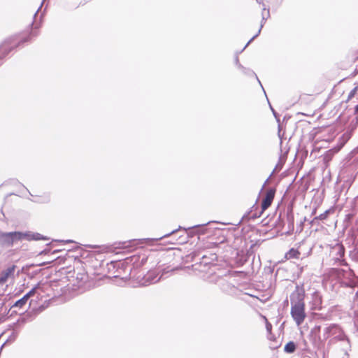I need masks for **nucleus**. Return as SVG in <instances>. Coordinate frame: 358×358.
Wrapping results in <instances>:
<instances>
[{
	"label": "nucleus",
	"mask_w": 358,
	"mask_h": 358,
	"mask_svg": "<svg viewBox=\"0 0 358 358\" xmlns=\"http://www.w3.org/2000/svg\"><path fill=\"white\" fill-rule=\"evenodd\" d=\"M178 230V229H174V230H173L172 231H171L170 233L166 234L164 235V236H162V237L155 238V240L158 241V240H161V239H162V238H164V237H168V236H169L170 235L175 234Z\"/></svg>",
	"instance_id": "nucleus-24"
},
{
	"label": "nucleus",
	"mask_w": 358,
	"mask_h": 358,
	"mask_svg": "<svg viewBox=\"0 0 358 358\" xmlns=\"http://www.w3.org/2000/svg\"><path fill=\"white\" fill-rule=\"evenodd\" d=\"M306 220V218L304 217L303 219V222H301V227H302L303 224V222H305ZM302 229V228L301 229V230Z\"/></svg>",
	"instance_id": "nucleus-33"
},
{
	"label": "nucleus",
	"mask_w": 358,
	"mask_h": 358,
	"mask_svg": "<svg viewBox=\"0 0 358 358\" xmlns=\"http://www.w3.org/2000/svg\"><path fill=\"white\" fill-rule=\"evenodd\" d=\"M334 250L336 251V257L334 258L335 263L340 266L348 267V264L343 258L345 255V247L342 244H336L334 247Z\"/></svg>",
	"instance_id": "nucleus-6"
},
{
	"label": "nucleus",
	"mask_w": 358,
	"mask_h": 358,
	"mask_svg": "<svg viewBox=\"0 0 358 358\" xmlns=\"http://www.w3.org/2000/svg\"><path fill=\"white\" fill-rule=\"evenodd\" d=\"M16 242L15 231L3 232L0 231V246L9 248Z\"/></svg>",
	"instance_id": "nucleus-5"
},
{
	"label": "nucleus",
	"mask_w": 358,
	"mask_h": 358,
	"mask_svg": "<svg viewBox=\"0 0 358 358\" xmlns=\"http://www.w3.org/2000/svg\"><path fill=\"white\" fill-rule=\"evenodd\" d=\"M270 107H271V110H272V111H273V113L274 116H275V117H276V113H275V111L273 109V108L271 107V105H270Z\"/></svg>",
	"instance_id": "nucleus-31"
},
{
	"label": "nucleus",
	"mask_w": 358,
	"mask_h": 358,
	"mask_svg": "<svg viewBox=\"0 0 358 358\" xmlns=\"http://www.w3.org/2000/svg\"><path fill=\"white\" fill-rule=\"evenodd\" d=\"M355 114L357 115V118H358V104L355 108Z\"/></svg>",
	"instance_id": "nucleus-29"
},
{
	"label": "nucleus",
	"mask_w": 358,
	"mask_h": 358,
	"mask_svg": "<svg viewBox=\"0 0 358 358\" xmlns=\"http://www.w3.org/2000/svg\"><path fill=\"white\" fill-rule=\"evenodd\" d=\"M275 194V189L270 188L267 190L264 198L262 200L261 208L262 212L266 210L272 203Z\"/></svg>",
	"instance_id": "nucleus-9"
},
{
	"label": "nucleus",
	"mask_w": 358,
	"mask_h": 358,
	"mask_svg": "<svg viewBox=\"0 0 358 358\" xmlns=\"http://www.w3.org/2000/svg\"><path fill=\"white\" fill-rule=\"evenodd\" d=\"M305 291L299 286L290 295L291 303V315L296 324L301 325L306 317L305 303H304Z\"/></svg>",
	"instance_id": "nucleus-1"
},
{
	"label": "nucleus",
	"mask_w": 358,
	"mask_h": 358,
	"mask_svg": "<svg viewBox=\"0 0 358 358\" xmlns=\"http://www.w3.org/2000/svg\"><path fill=\"white\" fill-rule=\"evenodd\" d=\"M16 241L26 240L28 241H39V240H48V238L43 235L31 231H15Z\"/></svg>",
	"instance_id": "nucleus-3"
},
{
	"label": "nucleus",
	"mask_w": 358,
	"mask_h": 358,
	"mask_svg": "<svg viewBox=\"0 0 358 358\" xmlns=\"http://www.w3.org/2000/svg\"><path fill=\"white\" fill-rule=\"evenodd\" d=\"M315 213H316V210L315 209V210L313 211L312 215H315Z\"/></svg>",
	"instance_id": "nucleus-37"
},
{
	"label": "nucleus",
	"mask_w": 358,
	"mask_h": 358,
	"mask_svg": "<svg viewBox=\"0 0 358 358\" xmlns=\"http://www.w3.org/2000/svg\"><path fill=\"white\" fill-rule=\"evenodd\" d=\"M264 16H266V10H264Z\"/></svg>",
	"instance_id": "nucleus-42"
},
{
	"label": "nucleus",
	"mask_w": 358,
	"mask_h": 358,
	"mask_svg": "<svg viewBox=\"0 0 358 358\" xmlns=\"http://www.w3.org/2000/svg\"><path fill=\"white\" fill-rule=\"evenodd\" d=\"M301 256V252L295 248H291L288 252L285 253V258L287 259H299Z\"/></svg>",
	"instance_id": "nucleus-15"
},
{
	"label": "nucleus",
	"mask_w": 358,
	"mask_h": 358,
	"mask_svg": "<svg viewBox=\"0 0 358 358\" xmlns=\"http://www.w3.org/2000/svg\"><path fill=\"white\" fill-rule=\"evenodd\" d=\"M36 35L34 32L30 33L28 36L21 39L17 43H14L12 39L5 41L0 45V59H3L14 48L20 45L21 43L29 41L31 36H35Z\"/></svg>",
	"instance_id": "nucleus-2"
},
{
	"label": "nucleus",
	"mask_w": 358,
	"mask_h": 358,
	"mask_svg": "<svg viewBox=\"0 0 358 358\" xmlns=\"http://www.w3.org/2000/svg\"><path fill=\"white\" fill-rule=\"evenodd\" d=\"M348 280H349V282H346L345 284V286L346 287L353 288L355 287H358V280H357V279L356 280H354L352 278L348 279Z\"/></svg>",
	"instance_id": "nucleus-21"
},
{
	"label": "nucleus",
	"mask_w": 358,
	"mask_h": 358,
	"mask_svg": "<svg viewBox=\"0 0 358 358\" xmlns=\"http://www.w3.org/2000/svg\"><path fill=\"white\" fill-rule=\"evenodd\" d=\"M240 70H241V71H242V73H243V74H245V76H253V77H255V79H257V80L258 81V83H259V85H261V87H262V90H264V88H263V87H262V83H261L260 80H259V78H258V77H257V74L255 73V71H252V69H249V68H246V67H245V66H243V68H241V69H240ZM264 92H265V91H264Z\"/></svg>",
	"instance_id": "nucleus-14"
},
{
	"label": "nucleus",
	"mask_w": 358,
	"mask_h": 358,
	"mask_svg": "<svg viewBox=\"0 0 358 358\" xmlns=\"http://www.w3.org/2000/svg\"><path fill=\"white\" fill-rule=\"evenodd\" d=\"M15 266L13 265L5 270H3L0 273V285L6 282L9 278L14 275Z\"/></svg>",
	"instance_id": "nucleus-12"
},
{
	"label": "nucleus",
	"mask_w": 358,
	"mask_h": 358,
	"mask_svg": "<svg viewBox=\"0 0 358 358\" xmlns=\"http://www.w3.org/2000/svg\"><path fill=\"white\" fill-rule=\"evenodd\" d=\"M357 91V87H354L349 93L348 94V99H351L352 97L355 96L356 92Z\"/></svg>",
	"instance_id": "nucleus-22"
},
{
	"label": "nucleus",
	"mask_w": 358,
	"mask_h": 358,
	"mask_svg": "<svg viewBox=\"0 0 358 358\" xmlns=\"http://www.w3.org/2000/svg\"><path fill=\"white\" fill-rule=\"evenodd\" d=\"M266 327L268 331H271L272 326L270 323H266Z\"/></svg>",
	"instance_id": "nucleus-28"
},
{
	"label": "nucleus",
	"mask_w": 358,
	"mask_h": 358,
	"mask_svg": "<svg viewBox=\"0 0 358 358\" xmlns=\"http://www.w3.org/2000/svg\"><path fill=\"white\" fill-rule=\"evenodd\" d=\"M296 345L294 341L288 342L284 347V351L286 353L292 354L296 351Z\"/></svg>",
	"instance_id": "nucleus-17"
},
{
	"label": "nucleus",
	"mask_w": 358,
	"mask_h": 358,
	"mask_svg": "<svg viewBox=\"0 0 358 358\" xmlns=\"http://www.w3.org/2000/svg\"><path fill=\"white\" fill-rule=\"evenodd\" d=\"M234 63L238 69H240L241 68H243V65L239 62V59H238V55H236V57L234 58Z\"/></svg>",
	"instance_id": "nucleus-23"
},
{
	"label": "nucleus",
	"mask_w": 358,
	"mask_h": 358,
	"mask_svg": "<svg viewBox=\"0 0 358 358\" xmlns=\"http://www.w3.org/2000/svg\"><path fill=\"white\" fill-rule=\"evenodd\" d=\"M49 200H50L49 196H47V197H46V201H48Z\"/></svg>",
	"instance_id": "nucleus-39"
},
{
	"label": "nucleus",
	"mask_w": 358,
	"mask_h": 358,
	"mask_svg": "<svg viewBox=\"0 0 358 358\" xmlns=\"http://www.w3.org/2000/svg\"><path fill=\"white\" fill-rule=\"evenodd\" d=\"M355 261L358 263V252H357V255L356 256V257L355 258Z\"/></svg>",
	"instance_id": "nucleus-35"
},
{
	"label": "nucleus",
	"mask_w": 358,
	"mask_h": 358,
	"mask_svg": "<svg viewBox=\"0 0 358 358\" xmlns=\"http://www.w3.org/2000/svg\"><path fill=\"white\" fill-rule=\"evenodd\" d=\"M217 259V255L215 254H210L208 257L206 255H203L201 257V260L199 262V266L203 265L204 266H208L213 263Z\"/></svg>",
	"instance_id": "nucleus-13"
},
{
	"label": "nucleus",
	"mask_w": 358,
	"mask_h": 358,
	"mask_svg": "<svg viewBox=\"0 0 358 358\" xmlns=\"http://www.w3.org/2000/svg\"><path fill=\"white\" fill-rule=\"evenodd\" d=\"M38 10H39V8H38ZM38 11V10H37V11L34 13V17L37 15Z\"/></svg>",
	"instance_id": "nucleus-40"
},
{
	"label": "nucleus",
	"mask_w": 358,
	"mask_h": 358,
	"mask_svg": "<svg viewBox=\"0 0 358 358\" xmlns=\"http://www.w3.org/2000/svg\"><path fill=\"white\" fill-rule=\"evenodd\" d=\"M233 287L234 286H231L228 283H227L226 285L223 284L222 285V289L224 291H229V289H232Z\"/></svg>",
	"instance_id": "nucleus-25"
},
{
	"label": "nucleus",
	"mask_w": 358,
	"mask_h": 358,
	"mask_svg": "<svg viewBox=\"0 0 358 358\" xmlns=\"http://www.w3.org/2000/svg\"><path fill=\"white\" fill-rule=\"evenodd\" d=\"M341 333V329L340 327L338 324H331L324 329L322 337L324 340H327L332 336H336L339 340H343V336L340 335Z\"/></svg>",
	"instance_id": "nucleus-4"
},
{
	"label": "nucleus",
	"mask_w": 358,
	"mask_h": 358,
	"mask_svg": "<svg viewBox=\"0 0 358 358\" xmlns=\"http://www.w3.org/2000/svg\"><path fill=\"white\" fill-rule=\"evenodd\" d=\"M256 1L257 3H262V1H260L259 0H256ZM262 4H263L264 7H263V11L262 13V20H261L260 28L259 29L257 33L247 43V44L243 48V50L247 48V46L250 44V43L252 40H254L256 37H257L259 36L264 23L266 22V20L270 17L269 8H266L264 3H262Z\"/></svg>",
	"instance_id": "nucleus-7"
},
{
	"label": "nucleus",
	"mask_w": 358,
	"mask_h": 358,
	"mask_svg": "<svg viewBox=\"0 0 358 358\" xmlns=\"http://www.w3.org/2000/svg\"><path fill=\"white\" fill-rule=\"evenodd\" d=\"M263 212H262V210L259 212V213H252V210H251L250 212L248 213L247 214L244 215L243 217V219H252V220H255L257 217H259L262 215Z\"/></svg>",
	"instance_id": "nucleus-19"
},
{
	"label": "nucleus",
	"mask_w": 358,
	"mask_h": 358,
	"mask_svg": "<svg viewBox=\"0 0 358 358\" xmlns=\"http://www.w3.org/2000/svg\"><path fill=\"white\" fill-rule=\"evenodd\" d=\"M271 175H270V176H269V177L266 180V181H265V182H264V185H263V187H262V189L264 187V186L266 185V183H267V182L268 181V180H269V178H270V177H271Z\"/></svg>",
	"instance_id": "nucleus-30"
},
{
	"label": "nucleus",
	"mask_w": 358,
	"mask_h": 358,
	"mask_svg": "<svg viewBox=\"0 0 358 358\" xmlns=\"http://www.w3.org/2000/svg\"><path fill=\"white\" fill-rule=\"evenodd\" d=\"M287 220L289 222V225L292 226V228H294V219L292 217H288Z\"/></svg>",
	"instance_id": "nucleus-27"
},
{
	"label": "nucleus",
	"mask_w": 358,
	"mask_h": 358,
	"mask_svg": "<svg viewBox=\"0 0 358 358\" xmlns=\"http://www.w3.org/2000/svg\"><path fill=\"white\" fill-rule=\"evenodd\" d=\"M306 220V218L304 217L303 219V222H301V227H302L303 224V222H305ZM302 229V228L301 229V230Z\"/></svg>",
	"instance_id": "nucleus-34"
},
{
	"label": "nucleus",
	"mask_w": 358,
	"mask_h": 358,
	"mask_svg": "<svg viewBox=\"0 0 358 358\" xmlns=\"http://www.w3.org/2000/svg\"><path fill=\"white\" fill-rule=\"evenodd\" d=\"M117 264V262H110L109 264H108V269H110L111 267L115 268L116 265Z\"/></svg>",
	"instance_id": "nucleus-26"
},
{
	"label": "nucleus",
	"mask_w": 358,
	"mask_h": 358,
	"mask_svg": "<svg viewBox=\"0 0 358 358\" xmlns=\"http://www.w3.org/2000/svg\"><path fill=\"white\" fill-rule=\"evenodd\" d=\"M38 287V284L34 287L29 292L24 295L21 299L15 301V303L13 305L12 308H22L23 306H24L28 299L35 294Z\"/></svg>",
	"instance_id": "nucleus-10"
},
{
	"label": "nucleus",
	"mask_w": 358,
	"mask_h": 358,
	"mask_svg": "<svg viewBox=\"0 0 358 358\" xmlns=\"http://www.w3.org/2000/svg\"><path fill=\"white\" fill-rule=\"evenodd\" d=\"M322 296L319 292H314L311 296V303L313 310H321L322 308Z\"/></svg>",
	"instance_id": "nucleus-11"
},
{
	"label": "nucleus",
	"mask_w": 358,
	"mask_h": 358,
	"mask_svg": "<svg viewBox=\"0 0 358 358\" xmlns=\"http://www.w3.org/2000/svg\"><path fill=\"white\" fill-rule=\"evenodd\" d=\"M299 272L300 273H302L303 270V266H299Z\"/></svg>",
	"instance_id": "nucleus-32"
},
{
	"label": "nucleus",
	"mask_w": 358,
	"mask_h": 358,
	"mask_svg": "<svg viewBox=\"0 0 358 358\" xmlns=\"http://www.w3.org/2000/svg\"><path fill=\"white\" fill-rule=\"evenodd\" d=\"M59 252V250H54V251L52 252V254H55V253H57V252Z\"/></svg>",
	"instance_id": "nucleus-36"
},
{
	"label": "nucleus",
	"mask_w": 358,
	"mask_h": 358,
	"mask_svg": "<svg viewBox=\"0 0 358 358\" xmlns=\"http://www.w3.org/2000/svg\"><path fill=\"white\" fill-rule=\"evenodd\" d=\"M332 273L338 278L350 279L355 276L354 270L348 268V269L333 268Z\"/></svg>",
	"instance_id": "nucleus-8"
},
{
	"label": "nucleus",
	"mask_w": 358,
	"mask_h": 358,
	"mask_svg": "<svg viewBox=\"0 0 358 358\" xmlns=\"http://www.w3.org/2000/svg\"><path fill=\"white\" fill-rule=\"evenodd\" d=\"M210 222H208L207 223H203V224H197V225H194V226H192V227H188L187 229L186 228H182L181 227H179V229H183L185 231H187V230H189V229H203L205 226H206L208 224H209Z\"/></svg>",
	"instance_id": "nucleus-20"
},
{
	"label": "nucleus",
	"mask_w": 358,
	"mask_h": 358,
	"mask_svg": "<svg viewBox=\"0 0 358 358\" xmlns=\"http://www.w3.org/2000/svg\"><path fill=\"white\" fill-rule=\"evenodd\" d=\"M316 328H317L318 330H320V326H318V327H317Z\"/></svg>",
	"instance_id": "nucleus-41"
},
{
	"label": "nucleus",
	"mask_w": 358,
	"mask_h": 358,
	"mask_svg": "<svg viewBox=\"0 0 358 358\" xmlns=\"http://www.w3.org/2000/svg\"><path fill=\"white\" fill-rule=\"evenodd\" d=\"M160 278L161 277L158 278L157 275L153 276V273H150L145 277L144 280L148 284H152L157 282L160 280Z\"/></svg>",
	"instance_id": "nucleus-18"
},
{
	"label": "nucleus",
	"mask_w": 358,
	"mask_h": 358,
	"mask_svg": "<svg viewBox=\"0 0 358 358\" xmlns=\"http://www.w3.org/2000/svg\"><path fill=\"white\" fill-rule=\"evenodd\" d=\"M330 213V210H325L323 213H321L318 216H315L310 222V224L313 225L318 222L319 220H325Z\"/></svg>",
	"instance_id": "nucleus-16"
},
{
	"label": "nucleus",
	"mask_w": 358,
	"mask_h": 358,
	"mask_svg": "<svg viewBox=\"0 0 358 358\" xmlns=\"http://www.w3.org/2000/svg\"><path fill=\"white\" fill-rule=\"evenodd\" d=\"M45 252H46V250H44L43 251H42V252H41V254L45 253Z\"/></svg>",
	"instance_id": "nucleus-38"
}]
</instances>
